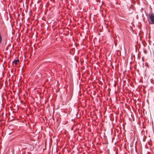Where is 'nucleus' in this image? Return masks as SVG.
<instances>
[{"label": "nucleus", "mask_w": 154, "mask_h": 154, "mask_svg": "<svg viewBox=\"0 0 154 154\" xmlns=\"http://www.w3.org/2000/svg\"><path fill=\"white\" fill-rule=\"evenodd\" d=\"M19 62V59L15 60L14 61H13L12 62V63L13 64L14 63H15V65H16L17 63Z\"/></svg>", "instance_id": "2"}, {"label": "nucleus", "mask_w": 154, "mask_h": 154, "mask_svg": "<svg viewBox=\"0 0 154 154\" xmlns=\"http://www.w3.org/2000/svg\"><path fill=\"white\" fill-rule=\"evenodd\" d=\"M148 21L150 24H154V14L152 13L150 14L148 17Z\"/></svg>", "instance_id": "1"}, {"label": "nucleus", "mask_w": 154, "mask_h": 154, "mask_svg": "<svg viewBox=\"0 0 154 154\" xmlns=\"http://www.w3.org/2000/svg\"><path fill=\"white\" fill-rule=\"evenodd\" d=\"M2 42V38L1 33H0V44H1Z\"/></svg>", "instance_id": "3"}]
</instances>
